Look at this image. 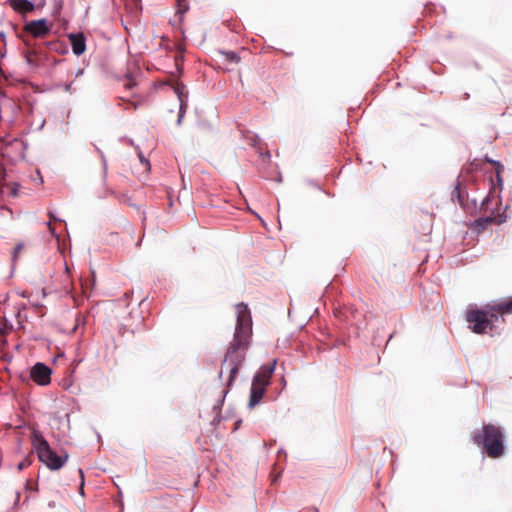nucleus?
I'll list each match as a JSON object with an SVG mask.
<instances>
[{
  "instance_id": "c9c22d12",
  "label": "nucleus",
  "mask_w": 512,
  "mask_h": 512,
  "mask_svg": "<svg viewBox=\"0 0 512 512\" xmlns=\"http://www.w3.org/2000/svg\"><path fill=\"white\" fill-rule=\"evenodd\" d=\"M25 488H26V490L30 489V486H29V483H28V482H26V484H25ZM31 490H34V488H31Z\"/></svg>"
},
{
  "instance_id": "b1692460",
  "label": "nucleus",
  "mask_w": 512,
  "mask_h": 512,
  "mask_svg": "<svg viewBox=\"0 0 512 512\" xmlns=\"http://www.w3.org/2000/svg\"><path fill=\"white\" fill-rule=\"evenodd\" d=\"M139 160L142 164H144L145 166L147 167H150V162L149 160L140 152L139 153Z\"/></svg>"
},
{
  "instance_id": "39448f33",
  "label": "nucleus",
  "mask_w": 512,
  "mask_h": 512,
  "mask_svg": "<svg viewBox=\"0 0 512 512\" xmlns=\"http://www.w3.org/2000/svg\"><path fill=\"white\" fill-rule=\"evenodd\" d=\"M487 309H470L466 314L467 322L471 323V330L476 334H483L489 326Z\"/></svg>"
},
{
  "instance_id": "6ab92c4d",
  "label": "nucleus",
  "mask_w": 512,
  "mask_h": 512,
  "mask_svg": "<svg viewBox=\"0 0 512 512\" xmlns=\"http://www.w3.org/2000/svg\"><path fill=\"white\" fill-rule=\"evenodd\" d=\"M176 93L178 94V98H179V102H180V105H179V113H182L184 112L185 113V109H186V104L184 103L183 99H182V96H181V91L179 88L176 89Z\"/></svg>"
},
{
  "instance_id": "412c9836",
  "label": "nucleus",
  "mask_w": 512,
  "mask_h": 512,
  "mask_svg": "<svg viewBox=\"0 0 512 512\" xmlns=\"http://www.w3.org/2000/svg\"><path fill=\"white\" fill-rule=\"evenodd\" d=\"M32 463V461L29 459V458H25L23 459L18 465H17V469L18 470H23L25 469L26 467L30 466Z\"/></svg>"
},
{
  "instance_id": "423d86ee",
  "label": "nucleus",
  "mask_w": 512,
  "mask_h": 512,
  "mask_svg": "<svg viewBox=\"0 0 512 512\" xmlns=\"http://www.w3.org/2000/svg\"><path fill=\"white\" fill-rule=\"evenodd\" d=\"M52 27V23H49L45 18H41L26 22L24 25V30L31 36L40 38L48 35L51 32Z\"/></svg>"
},
{
  "instance_id": "4be33fe9",
  "label": "nucleus",
  "mask_w": 512,
  "mask_h": 512,
  "mask_svg": "<svg viewBox=\"0 0 512 512\" xmlns=\"http://www.w3.org/2000/svg\"><path fill=\"white\" fill-rule=\"evenodd\" d=\"M495 221L497 224H503L504 222H506L507 220V216L504 214V213H500L498 214L497 217H494Z\"/></svg>"
},
{
  "instance_id": "9b49d317",
  "label": "nucleus",
  "mask_w": 512,
  "mask_h": 512,
  "mask_svg": "<svg viewBox=\"0 0 512 512\" xmlns=\"http://www.w3.org/2000/svg\"><path fill=\"white\" fill-rule=\"evenodd\" d=\"M495 219L493 216L479 217L472 223L474 230H484L489 224L494 223Z\"/></svg>"
},
{
  "instance_id": "ddd939ff",
  "label": "nucleus",
  "mask_w": 512,
  "mask_h": 512,
  "mask_svg": "<svg viewBox=\"0 0 512 512\" xmlns=\"http://www.w3.org/2000/svg\"><path fill=\"white\" fill-rule=\"evenodd\" d=\"M222 398L220 400H218V402L213 406V411L216 413L214 419H213V423L214 424H219L224 418L218 413V411H220L223 403H224V399L228 393V391H222Z\"/></svg>"
},
{
  "instance_id": "bb28decb",
  "label": "nucleus",
  "mask_w": 512,
  "mask_h": 512,
  "mask_svg": "<svg viewBox=\"0 0 512 512\" xmlns=\"http://www.w3.org/2000/svg\"><path fill=\"white\" fill-rule=\"evenodd\" d=\"M183 118H184V112H182V113H178V117H177V121H176V124H177L178 126H180V125H181Z\"/></svg>"
},
{
  "instance_id": "a19ab883",
  "label": "nucleus",
  "mask_w": 512,
  "mask_h": 512,
  "mask_svg": "<svg viewBox=\"0 0 512 512\" xmlns=\"http://www.w3.org/2000/svg\"><path fill=\"white\" fill-rule=\"evenodd\" d=\"M277 180H278V182H281L282 181L281 176L277 177Z\"/></svg>"
},
{
  "instance_id": "72a5a7b5",
  "label": "nucleus",
  "mask_w": 512,
  "mask_h": 512,
  "mask_svg": "<svg viewBox=\"0 0 512 512\" xmlns=\"http://www.w3.org/2000/svg\"><path fill=\"white\" fill-rule=\"evenodd\" d=\"M26 60L29 65H34V62L31 60V58L27 57Z\"/></svg>"
},
{
  "instance_id": "dca6fc26",
  "label": "nucleus",
  "mask_w": 512,
  "mask_h": 512,
  "mask_svg": "<svg viewBox=\"0 0 512 512\" xmlns=\"http://www.w3.org/2000/svg\"><path fill=\"white\" fill-rule=\"evenodd\" d=\"M223 54L225 55L226 59L231 63H238L240 61L239 55L234 51H226L223 52Z\"/></svg>"
},
{
  "instance_id": "2f4dec72",
  "label": "nucleus",
  "mask_w": 512,
  "mask_h": 512,
  "mask_svg": "<svg viewBox=\"0 0 512 512\" xmlns=\"http://www.w3.org/2000/svg\"><path fill=\"white\" fill-rule=\"evenodd\" d=\"M83 69H79L76 73H75V77H80L82 74H83Z\"/></svg>"
},
{
  "instance_id": "4468645a",
  "label": "nucleus",
  "mask_w": 512,
  "mask_h": 512,
  "mask_svg": "<svg viewBox=\"0 0 512 512\" xmlns=\"http://www.w3.org/2000/svg\"><path fill=\"white\" fill-rule=\"evenodd\" d=\"M452 201H457L461 206L464 205V193L461 189L460 182H457L454 188V191L451 194Z\"/></svg>"
},
{
  "instance_id": "7ed1b4c3",
  "label": "nucleus",
  "mask_w": 512,
  "mask_h": 512,
  "mask_svg": "<svg viewBox=\"0 0 512 512\" xmlns=\"http://www.w3.org/2000/svg\"><path fill=\"white\" fill-rule=\"evenodd\" d=\"M31 444L39 461L45 464L50 470H59L68 461V453L57 454L39 430H33L31 434Z\"/></svg>"
},
{
  "instance_id": "c03bdc74",
  "label": "nucleus",
  "mask_w": 512,
  "mask_h": 512,
  "mask_svg": "<svg viewBox=\"0 0 512 512\" xmlns=\"http://www.w3.org/2000/svg\"><path fill=\"white\" fill-rule=\"evenodd\" d=\"M43 297L46 296L45 290H42Z\"/></svg>"
},
{
  "instance_id": "37998d69",
  "label": "nucleus",
  "mask_w": 512,
  "mask_h": 512,
  "mask_svg": "<svg viewBox=\"0 0 512 512\" xmlns=\"http://www.w3.org/2000/svg\"><path fill=\"white\" fill-rule=\"evenodd\" d=\"M472 202H473V205H474V206H476V203H477V202H476V199H473V201H472Z\"/></svg>"
},
{
  "instance_id": "aec40b11",
  "label": "nucleus",
  "mask_w": 512,
  "mask_h": 512,
  "mask_svg": "<svg viewBox=\"0 0 512 512\" xmlns=\"http://www.w3.org/2000/svg\"><path fill=\"white\" fill-rule=\"evenodd\" d=\"M24 247V244L23 243H18L16 245V247L14 248V251H13V255H12V260L13 261H16L17 257H18V254L21 252V250L23 249Z\"/></svg>"
},
{
  "instance_id": "e433bc0d",
  "label": "nucleus",
  "mask_w": 512,
  "mask_h": 512,
  "mask_svg": "<svg viewBox=\"0 0 512 512\" xmlns=\"http://www.w3.org/2000/svg\"><path fill=\"white\" fill-rule=\"evenodd\" d=\"M0 39H5V34H4V32H0Z\"/></svg>"
},
{
  "instance_id": "20e7f679",
  "label": "nucleus",
  "mask_w": 512,
  "mask_h": 512,
  "mask_svg": "<svg viewBox=\"0 0 512 512\" xmlns=\"http://www.w3.org/2000/svg\"><path fill=\"white\" fill-rule=\"evenodd\" d=\"M276 363L277 361L274 360L272 364L261 366L253 376L248 402L249 409H253L261 402L265 395L266 388L270 384V378L275 371Z\"/></svg>"
},
{
  "instance_id": "0eeeda50",
  "label": "nucleus",
  "mask_w": 512,
  "mask_h": 512,
  "mask_svg": "<svg viewBox=\"0 0 512 512\" xmlns=\"http://www.w3.org/2000/svg\"><path fill=\"white\" fill-rule=\"evenodd\" d=\"M51 368L42 362H37L30 371V377L40 386H46L51 382Z\"/></svg>"
},
{
  "instance_id": "1a4fd4ad",
  "label": "nucleus",
  "mask_w": 512,
  "mask_h": 512,
  "mask_svg": "<svg viewBox=\"0 0 512 512\" xmlns=\"http://www.w3.org/2000/svg\"><path fill=\"white\" fill-rule=\"evenodd\" d=\"M72 51L76 56L82 55L86 50V38L82 32L68 34Z\"/></svg>"
},
{
  "instance_id": "79ce46f5",
  "label": "nucleus",
  "mask_w": 512,
  "mask_h": 512,
  "mask_svg": "<svg viewBox=\"0 0 512 512\" xmlns=\"http://www.w3.org/2000/svg\"><path fill=\"white\" fill-rule=\"evenodd\" d=\"M265 156H266V157H268V158H270V153H269V152H267V153L265 154Z\"/></svg>"
},
{
  "instance_id": "a878e982",
  "label": "nucleus",
  "mask_w": 512,
  "mask_h": 512,
  "mask_svg": "<svg viewBox=\"0 0 512 512\" xmlns=\"http://www.w3.org/2000/svg\"><path fill=\"white\" fill-rule=\"evenodd\" d=\"M490 194H491V191L489 192V194L481 201V207L483 206H487L489 204V202L491 201V198H490Z\"/></svg>"
},
{
  "instance_id": "4c0bfd02",
  "label": "nucleus",
  "mask_w": 512,
  "mask_h": 512,
  "mask_svg": "<svg viewBox=\"0 0 512 512\" xmlns=\"http://www.w3.org/2000/svg\"><path fill=\"white\" fill-rule=\"evenodd\" d=\"M118 512H123V503L122 502L120 503V510H118Z\"/></svg>"
},
{
  "instance_id": "f257e3e1",
  "label": "nucleus",
  "mask_w": 512,
  "mask_h": 512,
  "mask_svg": "<svg viewBox=\"0 0 512 512\" xmlns=\"http://www.w3.org/2000/svg\"><path fill=\"white\" fill-rule=\"evenodd\" d=\"M237 318L233 336V341L228 347L224 363H228L230 367L227 386H231L234 382L239 368L245 360L246 351L250 345L252 335V318L248 306L244 303L236 305Z\"/></svg>"
},
{
  "instance_id": "473e14b6",
  "label": "nucleus",
  "mask_w": 512,
  "mask_h": 512,
  "mask_svg": "<svg viewBox=\"0 0 512 512\" xmlns=\"http://www.w3.org/2000/svg\"><path fill=\"white\" fill-rule=\"evenodd\" d=\"M134 85V82L133 80L129 77V83L127 84L128 88H132V86Z\"/></svg>"
},
{
  "instance_id": "2eb2a0df",
  "label": "nucleus",
  "mask_w": 512,
  "mask_h": 512,
  "mask_svg": "<svg viewBox=\"0 0 512 512\" xmlns=\"http://www.w3.org/2000/svg\"><path fill=\"white\" fill-rule=\"evenodd\" d=\"M189 10V5L188 3L185 1V2H181V3H177V14L180 15V21L183 20V15Z\"/></svg>"
},
{
  "instance_id": "9d476101",
  "label": "nucleus",
  "mask_w": 512,
  "mask_h": 512,
  "mask_svg": "<svg viewBox=\"0 0 512 512\" xmlns=\"http://www.w3.org/2000/svg\"><path fill=\"white\" fill-rule=\"evenodd\" d=\"M9 4L14 11L22 14L33 12L36 7L31 0H9Z\"/></svg>"
},
{
  "instance_id": "6e6552de",
  "label": "nucleus",
  "mask_w": 512,
  "mask_h": 512,
  "mask_svg": "<svg viewBox=\"0 0 512 512\" xmlns=\"http://www.w3.org/2000/svg\"><path fill=\"white\" fill-rule=\"evenodd\" d=\"M497 313L501 314H508L512 313V298L508 300L501 301L498 304L495 305H488L487 306V315L489 320V326L490 329H492L494 323L498 321L499 316Z\"/></svg>"
},
{
  "instance_id": "a211bd4d",
  "label": "nucleus",
  "mask_w": 512,
  "mask_h": 512,
  "mask_svg": "<svg viewBox=\"0 0 512 512\" xmlns=\"http://www.w3.org/2000/svg\"><path fill=\"white\" fill-rule=\"evenodd\" d=\"M96 150L97 152L99 153L100 157H101V161H102V164H103V173L106 174L107 173V160H106V157L103 153V151L96 147Z\"/></svg>"
},
{
  "instance_id": "c85d7f7f",
  "label": "nucleus",
  "mask_w": 512,
  "mask_h": 512,
  "mask_svg": "<svg viewBox=\"0 0 512 512\" xmlns=\"http://www.w3.org/2000/svg\"><path fill=\"white\" fill-rule=\"evenodd\" d=\"M72 84H73L72 82H71V83H67V84H65V85H64V90H65L66 92H70V91H71V88H72Z\"/></svg>"
},
{
  "instance_id": "7c9ffc66",
  "label": "nucleus",
  "mask_w": 512,
  "mask_h": 512,
  "mask_svg": "<svg viewBox=\"0 0 512 512\" xmlns=\"http://www.w3.org/2000/svg\"><path fill=\"white\" fill-rule=\"evenodd\" d=\"M48 215H49V218H50L51 220H52V219H53V220H57L56 216H55L51 211L48 213ZM58 221H62V220H61V219H58Z\"/></svg>"
},
{
  "instance_id": "f03ea898",
  "label": "nucleus",
  "mask_w": 512,
  "mask_h": 512,
  "mask_svg": "<svg viewBox=\"0 0 512 512\" xmlns=\"http://www.w3.org/2000/svg\"><path fill=\"white\" fill-rule=\"evenodd\" d=\"M472 440L474 444L481 446L490 458H499L505 452L503 434L500 428L493 424H484L482 430L474 432Z\"/></svg>"
},
{
  "instance_id": "58836bf2",
  "label": "nucleus",
  "mask_w": 512,
  "mask_h": 512,
  "mask_svg": "<svg viewBox=\"0 0 512 512\" xmlns=\"http://www.w3.org/2000/svg\"><path fill=\"white\" fill-rule=\"evenodd\" d=\"M464 98H465V99H468V98H469V94H468V93H465Z\"/></svg>"
},
{
  "instance_id": "f704fd0d",
  "label": "nucleus",
  "mask_w": 512,
  "mask_h": 512,
  "mask_svg": "<svg viewBox=\"0 0 512 512\" xmlns=\"http://www.w3.org/2000/svg\"><path fill=\"white\" fill-rule=\"evenodd\" d=\"M485 159H486V161H487V162H489V163H492V164H493V161H494L493 159H490V158H488L487 156L485 157Z\"/></svg>"
},
{
  "instance_id": "5701e85b",
  "label": "nucleus",
  "mask_w": 512,
  "mask_h": 512,
  "mask_svg": "<svg viewBox=\"0 0 512 512\" xmlns=\"http://www.w3.org/2000/svg\"><path fill=\"white\" fill-rule=\"evenodd\" d=\"M78 472H79V474L81 476V485H80V489H79L80 490V494L84 495V474H83L82 469H79Z\"/></svg>"
},
{
  "instance_id": "393cba45",
  "label": "nucleus",
  "mask_w": 512,
  "mask_h": 512,
  "mask_svg": "<svg viewBox=\"0 0 512 512\" xmlns=\"http://www.w3.org/2000/svg\"><path fill=\"white\" fill-rule=\"evenodd\" d=\"M18 188H19V185L17 183H14V185L10 191V195L12 197H16L18 195Z\"/></svg>"
},
{
  "instance_id": "ea45409f",
  "label": "nucleus",
  "mask_w": 512,
  "mask_h": 512,
  "mask_svg": "<svg viewBox=\"0 0 512 512\" xmlns=\"http://www.w3.org/2000/svg\"><path fill=\"white\" fill-rule=\"evenodd\" d=\"M186 0H176L177 3L185 2Z\"/></svg>"
},
{
  "instance_id": "f8f14e48",
  "label": "nucleus",
  "mask_w": 512,
  "mask_h": 512,
  "mask_svg": "<svg viewBox=\"0 0 512 512\" xmlns=\"http://www.w3.org/2000/svg\"><path fill=\"white\" fill-rule=\"evenodd\" d=\"M493 165L495 166L496 172V186L498 187L499 191H502L503 178L501 176V173L504 171V165L500 161H493Z\"/></svg>"
},
{
  "instance_id": "f3484780",
  "label": "nucleus",
  "mask_w": 512,
  "mask_h": 512,
  "mask_svg": "<svg viewBox=\"0 0 512 512\" xmlns=\"http://www.w3.org/2000/svg\"><path fill=\"white\" fill-rule=\"evenodd\" d=\"M177 50L180 52V54L175 56V65H176L177 69L179 70L180 63L183 62V60H184V56H183L184 49H183L182 45L179 44V45H177Z\"/></svg>"
},
{
  "instance_id": "c756f323",
  "label": "nucleus",
  "mask_w": 512,
  "mask_h": 512,
  "mask_svg": "<svg viewBox=\"0 0 512 512\" xmlns=\"http://www.w3.org/2000/svg\"><path fill=\"white\" fill-rule=\"evenodd\" d=\"M241 423H242V420H241V419L237 420V421L235 422V426H234L233 431L238 430V429H239V427H240V425H241Z\"/></svg>"
},
{
  "instance_id": "cd10ccee",
  "label": "nucleus",
  "mask_w": 512,
  "mask_h": 512,
  "mask_svg": "<svg viewBox=\"0 0 512 512\" xmlns=\"http://www.w3.org/2000/svg\"><path fill=\"white\" fill-rule=\"evenodd\" d=\"M47 45H48V47L50 49L58 51V48H57L58 43H56V42H49Z\"/></svg>"
}]
</instances>
